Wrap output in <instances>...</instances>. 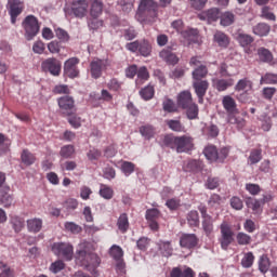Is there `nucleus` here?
<instances>
[{"instance_id":"44","label":"nucleus","mask_w":277,"mask_h":277,"mask_svg":"<svg viewBox=\"0 0 277 277\" xmlns=\"http://www.w3.org/2000/svg\"><path fill=\"white\" fill-rule=\"evenodd\" d=\"M184 109H186V116L188 120H196V118H198V114H199L198 104L193 102L190 105H188Z\"/></svg>"},{"instance_id":"59","label":"nucleus","mask_w":277,"mask_h":277,"mask_svg":"<svg viewBox=\"0 0 277 277\" xmlns=\"http://www.w3.org/2000/svg\"><path fill=\"white\" fill-rule=\"evenodd\" d=\"M179 136H173V135H166L162 140V144H164V146H167L168 148H176V141H177Z\"/></svg>"},{"instance_id":"53","label":"nucleus","mask_w":277,"mask_h":277,"mask_svg":"<svg viewBox=\"0 0 277 277\" xmlns=\"http://www.w3.org/2000/svg\"><path fill=\"white\" fill-rule=\"evenodd\" d=\"M65 230H67V233H71L72 235H79V233H81L83 228H81V226L76 224L75 222H66Z\"/></svg>"},{"instance_id":"39","label":"nucleus","mask_w":277,"mask_h":277,"mask_svg":"<svg viewBox=\"0 0 277 277\" xmlns=\"http://www.w3.org/2000/svg\"><path fill=\"white\" fill-rule=\"evenodd\" d=\"M117 226L120 233H127V230H129V216L127 213L120 214L117 221Z\"/></svg>"},{"instance_id":"23","label":"nucleus","mask_w":277,"mask_h":277,"mask_svg":"<svg viewBox=\"0 0 277 277\" xmlns=\"http://www.w3.org/2000/svg\"><path fill=\"white\" fill-rule=\"evenodd\" d=\"M170 277H196V273L192 267H185V269L173 267L170 272Z\"/></svg>"},{"instance_id":"3","label":"nucleus","mask_w":277,"mask_h":277,"mask_svg":"<svg viewBox=\"0 0 277 277\" xmlns=\"http://www.w3.org/2000/svg\"><path fill=\"white\" fill-rule=\"evenodd\" d=\"M24 38L28 41L34 40L40 34V21L35 15H27L22 22Z\"/></svg>"},{"instance_id":"20","label":"nucleus","mask_w":277,"mask_h":277,"mask_svg":"<svg viewBox=\"0 0 277 277\" xmlns=\"http://www.w3.org/2000/svg\"><path fill=\"white\" fill-rule=\"evenodd\" d=\"M182 36L185 38V40H188L189 44H202V39H200L198 29L188 28L182 31Z\"/></svg>"},{"instance_id":"1","label":"nucleus","mask_w":277,"mask_h":277,"mask_svg":"<svg viewBox=\"0 0 277 277\" xmlns=\"http://www.w3.org/2000/svg\"><path fill=\"white\" fill-rule=\"evenodd\" d=\"M96 247L90 241H82L78 245L76 251V261L85 267L91 274H96V268L101 265V258L98 254L94 253Z\"/></svg>"},{"instance_id":"22","label":"nucleus","mask_w":277,"mask_h":277,"mask_svg":"<svg viewBox=\"0 0 277 277\" xmlns=\"http://www.w3.org/2000/svg\"><path fill=\"white\" fill-rule=\"evenodd\" d=\"M193 103H194V97L192 96V92L182 91L177 95V106H180L182 109L187 108V106Z\"/></svg>"},{"instance_id":"6","label":"nucleus","mask_w":277,"mask_h":277,"mask_svg":"<svg viewBox=\"0 0 277 277\" xmlns=\"http://www.w3.org/2000/svg\"><path fill=\"white\" fill-rule=\"evenodd\" d=\"M220 230L221 237L219 238V243H221L222 250H228L230 243L235 241V232H233V227L226 221L220 225Z\"/></svg>"},{"instance_id":"52","label":"nucleus","mask_w":277,"mask_h":277,"mask_svg":"<svg viewBox=\"0 0 277 277\" xmlns=\"http://www.w3.org/2000/svg\"><path fill=\"white\" fill-rule=\"evenodd\" d=\"M102 156H103V151H101L95 147L90 148L89 151L87 153V157L89 161H98Z\"/></svg>"},{"instance_id":"47","label":"nucleus","mask_w":277,"mask_h":277,"mask_svg":"<svg viewBox=\"0 0 277 277\" xmlns=\"http://www.w3.org/2000/svg\"><path fill=\"white\" fill-rule=\"evenodd\" d=\"M60 155L63 159H71L75 156V145H65L61 148Z\"/></svg>"},{"instance_id":"43","label":"nucleus","mask_w":277,"mask_h":277,"mask_svg":"<svg viewBox=\"0 0 277 277\" xmlns=\"http://www.w3.org/2000/svg\"><path fill=\"white\" fill-rule=\"evenodd\" d=\"M235 23V14L233 12L227 11L221 15V25L223 27H230Z\"/></svg>"},{"instance_id":"42","label":"nucleus","mask_w":277,"mask_h":277,"mask_svg":"<svg viewBox=\"0 0 277 277\" xmlns=\"http://www.w3.org/2000/svg\"><path fill=\"white\" fill-rule=\"evenodd\" d=\"M159 250L162 256L167 258L172 256V252H174V249L172 248V243L170 241H160Z\"/></svg>"},{"instance_id":"60","label":"nucleus","mask_w":277,"mask_h":277,"mask_svg":"<svg viewBox=\"0 0 277 277\" xmlns=\"http://www.w3.org/2000/svg\"><path fill=\"white\" fill-rule=\"evenodd\" d=\"M254 264V254L252 252H248L241 260L242 267L250 268Z\"/></svg>"},{"instance_id":"8","label":"nucleus","mask_w":277,"mask_h":277,"mask_svg":"<svg viewBox=\"0 0 277 277\" xmlns=\"http://www.w3.org/2000/svg\"><path fill=\"white\" fill-rule=\"evenodd\" d=\"M57 105L63 116H75V114H77L75 98L70 95H64L62 97H58Z\"/></svg>"},{"instance_id":"29","label":"nucleus","mask_w":277,"mask_h":277,"mask_svg":"<svg viewBox=\"0 0 277 277\" xmlns=\"http://www.w3.org/2000/svg\"><path fill=\"white\" fill-rule=\"evenodd\" d=\"M258 55L260 62H264V64H271V62H274V54H272V51H269L268 49H258Z\"/></svg>"},{"instance_id":"13","label":"nucleus","mask_w":277,"mask_h":277,"mask_svg":"<svg viewBox=\"0 0 277 277\" xmlns=\"http://www.w3.org/2000/svg\"><path fill=\"white\" fill-rule=\"evenodd\" d=\"M109 66L107 60L94 58L90 63V72L92 79H101L103 77V70H107Z\"/></svg>"},{"instance_id":"30","label":"nucleus","mask_w":277,"mask_h":277,"mask_svg":"<svg viewBox=\"0 0 277 277\" xmlns=\"http://www.w3.org/2000/svg\"><path fill=\"white\" fill-rule=\"evenodd\" d=\"M138 53L143 57H148V55H150V53H153V45H150V42L148 40L143 39L140 41Z\"/></svg>"},{"instance_id":"14","label":"nucleus","mask_w":277,"mask_h":277,"mask_svg":"<svg viewBox=\"0 0 277 277\" xmlns=\"http://www.w3.org/2000/svg\"><path fill=\"white\" fill-rule=\"evenodd\" d=\"M175 150L180 154L194 150V138L188 135L177 136Z\"/></svg>"},{"instance_id":"35","label":"nucleus","mask_w":277,"mask_h":277,"mask_svg":"<svg viewBox=\"0 0 277 277\" xmlns=\"http://www.w3.org/2000/svg\"><path fill=\"white\" fill-rule=\"evenodd\" d=\"M236 40L241 47H250V44L254 42V38H252V36L243 32H238Z\"/></svg>"},{"instance_id":"18","label":"nucleus","mask_w":277,"mask_h":277,"mask_svg":"<svg viewBox=\"0 0 277 277\" xmlns=\"http://www.w3.org/2000/svg\"><path fill=\"white\" fill-rule=\"evenodd\" d=\"M159 57L163 60L169 66H176L179 64V56L172 52L171 48H166L159 53Z\"/></svg>"},{"instance_id":"28","label":"nucleus","mask_w":277,"mask_h":277,"mask_svg":"<svg viewBox=\"0 0 277 277\" xmlns=\"http://www.w3.org/2000/svg\"><path fill=\"white\" fill-rule=\"evenodd\" d=\"M10 192V186H4L0 189V194H1V205H3V207H12V202H14V198L11 197V195L9 194Z\"/></svg>"},{"instance_id":"12","label":"nucleus","mask_w":277,"mask_h":277,"mask_svg":"<svg viewBox=\"0 0 277 277\" xmlns=\"http://www.w3.org/2000/svg\"><path fill=\"white\" fill-rule=\"evenodd\" d=\"M79 57H70L64 63V74L69 79H77L79 78L80 71H79Z\"/></svg>"},{"instance_id":"45","label":"nucleus","mask_w":277,"mask_h":277,"mask_svg":"<svg viewBox=\"0 0 277 277\" xmlns=\"http://www.w3.org/2000/svg\"><path fill=\"white\" fill-rule=\"evenodd\" d=\"M100 196L104 198V200H111V198H114V188L105 184H101Z\"/></svg>"},{"instance_id":"62","label":"nucleus","mask_w":277,"mask_h":277,"mask_svg":"<svg viewBox=\"0 0 277 277\" xmlns=\"http://www.w3.org/2000/svg\"><path fill=\"white\" fill-rule=\"evenodd\" d=\"M65 267L66 264L64 263V261L57 260L50 265V272H52V274H60V272H62V269H64Z\"/></svg>"},{"instance_id":"19","label":"nucleus","mask_w":277,"mask_h":277,"mask_svg":"<svg viewBox=\"0 0 277 277\" xmlns=\"http://www.w3.org/2000/svg\"><path fill=\"white\" fill-rule=\"evenodd\" d=\"M213 42L217 44L221 49H228V44H230V38L226 32L222 30H216L213 35Z\"/></svg>"},{"instance_id":"15","label":"nucleus","mask_w":277,"mask_h":277,"mask_svg":"<svg viewBox=\"0 0 277 277\" xmlns=\"http://www.w3.org/2000/svg\"><path fill=\"white\" fill-rule=\"evenodd\" d=\"M193 88L195 90V94L198 97V103L202 105V103H205V96H207V90H209V81L193 80Z\"/></svg>"},{"instance_id":"2","label":"nucleus","mask_w":277,"mask_h":277,"mask_svg":"<svg viewBox=\"0 0 277 277\" xmlns=\"http://www.w3.org/2000/svg\"><path fill=\"white\" fill-rule=\"evenodd\" d=\"M222 105L227 114V124H235L238 129H243L246 127V119L237 117L239 109L235 98L230 95H225L222 100Z\"/></svg>"},{"instance_id":"32","label":"nucleus","mask_w":277,"mask_h":277,"mask_svg":"<svg viewBox=\"0 0 277 277\" xmlns=\"http://www.w3.org/2000/svg\"><path fill=\"white\" fill-rule=\"evenodd\" d=\"M21 160L24 166H34V163H36V155L28 149H24L21 155Z\"/></svg>"},{"instance_id":"48","label":"nucleus","mask_w":277,"mask_h":277,"mask_svg":"<svg viewBox=\"0 0 277 277\" xmlns=\"http://www.w3.org/2000/svg\"><path fill=\"white\" fill-rule=\"evenodd\" d=\"M140 94L144 101H150V98L155 96V87L148 84L147 87H145L140 91Z\"/></svg>"},{"instance_id":"24","label":"nucleus","mask_w":277,"mask_h":277,"mask_svg":"<svg viewBox=\"0 0 277 277\" xmlns=\"http://www.w3.org/2000/svg\"><path fill=\"white\" fill-rule=\"evenodd\" d=\"M91 3L90 6V16L93 18H98L103 14V1L102 0H89Z\"/></svg>"},{"instance_id":"55","label":"nucleus","mask_w":277,"mask_h":277,"mask_svg":"<svg viewBox=\"0 0 277 277\" xmlns=\"http://www.w3.org/2000/svg\"><path fill=\"white\" fill-rule=\"evenodd\" d=\"M277 83V75L276 74H266L265 76L261 77L260 84H268L272 85Z\"/></svg>"},{"instance_id":"50","label":"nucleus","mask_w":277,"mask_h":277,"mask_svg":"<svg viewBox=\"0 0 277 277\" xmlns=\"http://www.w3.org/2000/svg\"><path fill=\"white\" fill-rule=\"evenodd\" d=\"M11 224L15 233H21L25 226V220L21 219L19 216H13L11 219Z\"/></svg>"},{"instance_id":"61","label":"nucleus","mask_w":277,"mask_h":277,"mask_svg":"<svg viewBox=\"0 0 277 277\" xmlns=\"http://www.w3.org/2000/svg\"><path fill=\"white\" fill-rule=\"evenodd\" d=\"M48 51L53 55L60 53L62 51V42L57 40L51 41L50 43H48Z\"/></svg>"},{"instance_id":"41","label":"nucleus","mask_w":277,"mask_h":277,"mask_svg":"<svg viewBox=\"0 0 277 277\" xmlns=\"http://www.w3.org/2000/svg\"><path fill=\"white\" fill-rule=\"evenodd\" d=\"M140 133L145 140H153L155 137V127L145 124L140 128Z\"/></svg>"},{"instance_id":"58","label":"nucleus","mask_w":277,"mask_h":277,"mask_svg":"<svg viewBox=\"0 0 277 277\" xmlns=\"http://www.w3.org/2000/svg\"><path fill=\"white\" fill-rule=\"evenodd\" d=\"M269 258L263 255L259 261V269L262 274H267L269 272Z\"/></svg>"},{"instance_id":"38","label":"nucleus","mask_w":277,"mask_h":277,"mask_svg":"<svg viewBox=\"0 0 277 277\" xmlns=\"http://www.w3.org/2000/svg\"><path fill=\"white\" fill-rule=\"evenodd\" d=\"M166 124L171 131H175L176 133H183L185 131V126L181 123V120L169 119L166 121Z\"/></svg>"},{"instance_id":"17","label":"nucleus","mask_w":277,"mask_h":277,"mask_svg":"<svg viewBox=\"0 0 277 277\" xmlns=\"http://www.w3.org/2000/svg\"><path fill=\"white\" fill-rule=\"evenodd\" d=\"M212 85L217 92H226L228 88L235 85V79L233 78H215L212 80Z\"/></svg>"},{"instance_id":"63","label":"nucleus","mask_w":277,"mask_h":277,"mask_svg":"<svg viewBox=\"0 0 277 277\" xmlns=\"http://www.w3.org/2000/svg\"><path fill=\"white\" fill-rule=\"evenodd\" d=\"M277 89L274 87H265L262 90V95L266 101H272L274 98V95L276 94Z\"/></svg>"},{"instance_id":"26","label":"nucleus","mask_w":277,"mask_h":277,"mask_svg":"<svg viewBox=\"0 0 277 277\" xmlns=\"http://www.w3.org/2000/svg\"><path fill=\"white\" fill-rule=\"evenodd\" d=\"M200 170H202V164L200 163V161L195 159L184 161V172H200Z\"/></svg>"},{"instance_id":"10","label":"nucleus","mask_w":277,"mask_h":277,"mask_svg":"<svg viewBox=\"0 0 277 277\" xmlns=\"http://www.w3.org/2000/svg\"><path fill=\"white\" fill-rule=\"evenodd\" d=\"M6 10L9 12V16H11L12 25H16V19L25 10V2L21 0H8Z\"/></svg>"},{"instance_id":"49","label":"nucleus","mask_w":277,"mask_h":277,"mask_svg":"<svg viewBox=\"0 0 277 277\" xmlns=\"http://www.w3.org/2000/svg\"><path fill=\"white\" fill-rule=\"evenodd\" d=\"M54 32L56 38L60 40L58 42L66 43L70 41V35L64 28H56L54 29Z\"/></svg>"},{"instance_id":"64","label":"nucleus","mask_w":277,"mask_h":277,"mask_svg":"<svg viewBox=\"0 0 277 277\" xmlns=\"http://www.w3.org/2000/svg\"><path fill=\"white\" fill-rule=\"evenodd\" d=\"M246 205L248 209H252V211H259L261 209V200L249 197L246 200Z\"/></svg>"},{"instance_id":"9","label":"nucleus","mask_w":277,"mask_h":277,"mask_svg":"<svg viewBox=\"0 0 277 277\" xmlns=\"http://www.w3.org/2000/svg\"><path fill=\"white\" fill-rule=\"evenodd\" d=\"M41 70L43 72H50L52 77H60L62 75V62L56 57L45 58L41 63Z\"/></svg>"},{"instance_id":"11","label":"nucleus","mask_w":277,"mask_h":277,"mask_svg":"<svg viewBox=\"0 0 277 277\" xmlns=\"http://www.w3.org/2000/svg\"><path fill=\"white\" fill-rule=\"evenodd\" d=\"M159 4L155 0H141L138 5V14L141 16L155 18L157 16V10Z\"/></svg>"},{"instance_id":"56","label":"nucleus","mask_w":277,"mask_h":277,"mask_svg":"<svg viewBox=\"0 0 277 277\" xmlns=\"http://www.w3.org/2000/svg\"><path fill=\"white\" fill-rule=\"evenodd\" d=\"M162 109L163 111H168V114H174V111H176V104L174 103V101L166 98L162 102Z\"/></svg>"},{"instance_id":"46","label":"nucleus","mask_w":277,"mask_h":277,"mask_svg":"<svg viewBox=\"0 0 277 277\" xmlns=\"http://www.w3.org/2000/svg\"><path fill=\"white\" fill-rule=\"evenodd\" d=\"M261 159H263L261 149H253V150H251V153L249 155L248 163L250 166H254V164L259 163V161H261Z\"/></svg>"},{"instance_id":"21","label":"nucleus","mask_w":277,"mask_h":277,"mask_svg":"<svg viewBox=\"0 0 277 277\" xmlns=\"http://www.w3.org/2000/svg\"><path fill=\"white\" fill-rule=\"evenodd\" d=\"M200 21H208V23H215L217 18H221L220 9H209L198 15Z\"/></svg>"},{"instance_id":"37","label":"nucleus","mask_w":277,"mask_h":277,"mask_svg":"<svg viewBox=\"0 0 277 277\" xmlns=\"http://www.w3.org/2000/svg\"><path fill=\"white\" fill-rule=\"evenodd\" d=\"M136 75H137L136 85H142V83H144V81H148V78L150 77L146 66L138 68L136 71Z\"/></svg>"},{"instance_id":"16","label":"nucleus","mask_w":277,"mask_h":277,"mask_svg":"<svg viewBox=\"0 0 277 277\" xmlns=\"http://www.w3.org/2000/svg\"><path fill=\"white\" fill-rule=\"evenodd\" d=\"M198 241L196 234H182L180 237V246L185 250H194L198 246Z\"/></svg>"},{"instance_id":"34","label":"nucleus","mask_w":277,"mask_h":277,"mask_svg":"<svg viewBox=\"0 0 277 277\" xmlns=\"http://www.w3.org/2000/svg\"><path fill=\"white\" fill-rule=\"evenodd\" d=\"M29 233H40L42 230V221L40 219H30L27 221Z\"/></svg>"},{"instance_id":"4","label":"nucleus","mask_w":277,"mask_h":277,"mask_svg":"<svg viewBox=\"0 0 277 277\" xmlns=\"http://www.w3.org/2000/svg\"><path fill=\"white\" fill-rule=\"evenodd\" d=\"M229 153L230 149L228 147H223L220 150H217V147H215V145H208L203 149L205 157L211 163H224Z\"/></svg>"},{"instance_id":"36","label":"nucleus","mask_w":277,"mask_h":277,"mask_svg":"<svg viewBox=\"0 0 277 277\" xmlns=\"http://www.w3.org/2000/svg\"><path fill=\"white\" fill-rule=\"evenodd\" d=\"M109 254L114 261H120L124 256V251L118 245H113L109 249Z\"/></svg>"},{"instance_id":"33","label":"nucleus","mask_w":277,"mask_h":277,"mask_svg":"<svg viewBox=\"0 0 277 277\" xmlns=\"http://www.w3.org/2000/svg\"><path fill=\"white\" fill-rule=\"evenodd\" d=\"M269 31H272V28L269 27V25L265 23H260L253 27V34L255 36H260V37L268 36Z\"/></svg>"},{"instance_id":"31","label":"nucleus","mask_w":277,"mask_h":277,"mask_svg":"<svg viewBox=\"0 0 277 277\" xmlns=\"http://www.w3.org/2000/svg\"><path fill=\"white\" fill-rule=\"evenodd\" d=\"M187 224L192 228H196L197 226H200V216L198 215V211L192 210L187 213L186 216Z\"/></svg>"},{"instance_id":"5","label":"nucleus","mask_w":277,"mask_h":277,"mask_svg":"<svg viewBox=\"0 0 277 277\" xmlns=\"http://www.w3.org/2000/svg\"><path fill=\"white\" fill-rule=\"evenodd\" d=\"M88 8H90L88 0H72L70 6L65 8V15L83 18L88 14Z\"/></svg>"},{"instance_id":"54","label":"nucleus","mask_w":277,"mask_h":277,"mask_svg":"<svg viewBox=\"0 0 277 277\" xmlns=\"http://www.w3.org/2000/svg\"><path fill=\"white\" fill-rule=\"evenodd\" d=\"M121 172L126 174V176H131L135 172V164L133 162L123 161L121 164Z\"/></svg>"},{"instance_id":"25","label":"nucleus","mask_w":277,"mask_h":277,"mask_svg":"<svg viewBox=\"0 0 277 277\" xmlns=\"http://www.w3.org/2000/svg\"><path fill=\"white\" fill-rule=\"evenodd\" d=\"M253 85L254 83L252 82V80H250L249 78H242L236 83L235 91L246 92V90H248V92H251Z\"/></svg>"},{"instance_id":"27","label":"nucleus","mask_w":277,"mask_h":277,"mask_svg":"<svg viewBox=\"0 0 277 277\" xmlns=\"http://www.w3.org/2000/svg\"><path fill=\"white\" fill-rule=\"evenodd\" d=\"M192 75L193 81H202V79L209 75V69L206 67V65H199L198 67H195Z\"/></svg>"},{"instance_id":"57","label":"nucleus","mask_w":277,"mask_h":277,"mask_svg":"<svg viewBox=\"0 0 277 277\" xmlns=\"http://www.w3.org/2000/svg\"><path fill=\"white\" fill-rule=\"evenodd\" d=\"M161 212L157 208L148 209L146 211L145 217L147 222H153L159 220Z\"/></svg>"},{"instance_id":"40","label":"nucleus","mask_w":277,"mask_h":277,"mask_svg":"<svg viewBox=\"0 0 277 277\" xmlns=\"http://www.w3.org/2000/svg\"><path fill=\"white\" fill-rule=\"evenodd\" d=\"M236 242L238 243V246H250V243H252V236L243 232H239L236 235Z\"/></svg>"},{"instance_id":"7","label":"nucleus","mask_w":277,"mask_h":277,"mask_svg":"<svg viewBox=\"0 0 277 277\" xmlns=\"http://www.w3.org/2000/svg\"><path fill=\"white\" fill-rule=\"evenodd\" d=\"M52 252L64 261H70L75 256V247L70 242H54Z\"/></svg>"},{"instance_id":"51","label":"nucleus","mask_w":277,"mask_h":277,"mask_svg":"<svg viewBox=\"0 0 277 277\" xmlns=\"http://www.w3.org/2000/svg\"><path fill=\"white\" fill-rule=\"evenodd\" d=\"M202 229H203L205 234L207 235V237H209V235H211V233H213V217L212 216L202 220Z\"/></svg>"}]
</instances>
